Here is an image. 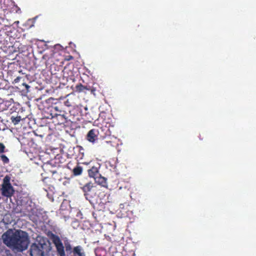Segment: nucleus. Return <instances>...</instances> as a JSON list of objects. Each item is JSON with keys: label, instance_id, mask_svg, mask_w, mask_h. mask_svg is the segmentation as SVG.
<instances>
[{"label": "nucleus", "instance_id": "obj_1", "mask_svg": "<svg viewBox=\"0 0 256 256\" xmlns=\"http://www.w3.org/2000/svg\"><path fill=\"white\" fill-rule=\"evenodd\" d=\"M4 244L13 250L22 252L26 250L30 244L28 233L22 230L14 231L8 229L2 236Z\"/></svg>", "mask_w": 256, "mask_h": 256}, {"label": "nucleus", "instance_id": "obj_2", "mask_svg": "<svg viewBox=\"0 0 256 256\" xmlns=\"http://www.w3.org/2000/svg\"><path fill=\"white\" fill-rule=\"evenodd\" d=\"M52 250L51 244L46 238H42L30 246V256H44L48 255Z\"/></svg>", "mask_w": 256, "mask_h": 256}, {"label": "nucleus", "instance_id": "obj_3", "mask_svg": "<svg viewBox=\"0 0 256 256\" xmlns=\"http://www.w3.org/2000/svg\"><path fill=\"white\" fill-rule=\"evenodd\" d=\"M51 239L56 248V252L59 256H66L64 248L66 252H72V247L69 242H64V246L60 237L53 234H52Z\"/></svg>", "mask_w": 256, "mask_h": 256}, {"label": "nucleus", "instance_id": "obj_4", "mask_svg": "<svg viewBox=\"0 0 256 256\" xmlns=\"http://www.w3.org/2000/svg\"><path fill=\"white\" fill-rule=\"evenodd\" d=\"M10 176L6 175L3 179L2 188V194L6 198H11L14 193V190L10 184Z\"/></svg>", "mask_w": 256, "mask_h": 256}, {"label": "nucleus", "instance_id": "obj_5", "mask_svg": "<svg viewBox=\"0 0 256 256\" xmlns=\"http://www.w3.org/2000/svg\"><path fill=\"white\" fill-rule=\"evenodd\" d=\"M96 188L94 184L92 182H86L80 187L86 198L88 200H90L96 195Z\"/></svg>", "mask_w": 256, "mask_h": 256}, {"label": "nucleus", "instance_id": "obj_6", "mask_svg": "<svg viewBox=\"0 0 256 256\" xmlns=\"http://www.w3.org/2000/svg\"><path fill=\"white\" fill-rule=\"evenodd\" d=\"M58 54L54 49H50L48 52H46L42 56V59L45 60V64L46 66L54 64L58 60L56 58V55Z\"/></svg>", "mask_w": 256, "mask_h": 256}, {"label": "nucleus", "instance_id": "obj_7", "mask_svg": "<svg viewBox=\"0 0 256 256\" xmlns=\"http://www.w3.org/2000/svg\"><path fill=\"white\" fill-rule=\"evenodd\" d=\"M98 130L93 128L90 130L86 135V140L91 142H94L98 139Z\"/></svg>", "mask_w": 256, "mask_h": 256}, {"label": "nucleus", "instance_id": "obj_8", "mask_svg": "<svg viewBox=\"0 0 256 256\" xmlns=\"http://www.w3.org/2000/svg\"><path fill=\"white\" fill-rule=\"evenodd\" d=\"M85 90H90L92 94H94L95 90L91 88L90 86H84L82 84H79L76 86L75 90L78 92H84Z\"/></svg>", "mask_w": 256, "mask_h": 256}, {"label": "nucleus", "instance_id": "obj_9", "mask_svg": "<svg viewBox=\"0 0 256 256\" xmlns=\"http://www.w3.org/2000/svg\"><path fill=\"white\" fill-rule=\"evenodd\" d=\"M73 256H86L84 249L80 246L74 248L72 250Z\"/></svg>", "mask_w": 256, "mask_h": 256}, {"label": "nucleus", "instance_id": "obj_10", "mask_svg": "<svg viewBox=\"0 0 256 256\" xmlns=\"http://www.w3.org/2000/svg\"><path fill=\"white\" fill-rule=\"evenodd\" d=\"M106 180V178L105 177L102 176L100 174L96 178H94L96 182L103 187H107Z\"/></svg>", "mask_w": 256, "mask_h": 256}, {"label": "nucleus", "instance_id": "obj_11", "mask_svg": "<svg viewBox=\"0 0 256 256\" xmlns=\"http://www.w3.org/2000/svg\"><path fill=\"white\" fill-rule=\"evenodd\" d=\"M99 170L96 167L92 166L91 168L88 170V176L90 178H92L94 179V178H96L100 174Z\"/></svg>", "mask_w": 256, "mask_h": 256}, {"label": "nucleus", "instance_id": "obj_12", "mask_svg": "<svg viewBox=\"0 0 256 256\" xmlns=\"http://www.w3.org/2000/svg\"><path fill=\"white\" fill-rule=\"evenodd\" d=\"M83 170V168L82 166H80L79 164H77L73 168L72 172L73 175L74 176H78L82 174Z\"/></svg>", "mask_w": 256, "mask_h": 256}, {"label": "nucleus", "instance_id": "obj_13", "mask_svg": "<svg viewBox=\"0 0 256 256\" xmlns=\"http://www.w3.org/2000/svg\"><path fill=\"white\" fill-rule=\"evenodd\" d=\"M67 97L68 98L66 100H64V105L68 107L74 106L75 104V102L74 101V100L70 98V95H68Z\"/></svg>", "mask_w": 256, "mask_h": 256}, {"label": "nucleus", "instance_id": "obj_14", "mask_svg": "<svg viewBox=\"0 0 256 256\" xmlns=\"http://www.w3.org/2000/svg\"><path fill=\"white\" fill-rule=\"evenodd\" d=\"M30 86L26 84L25 82H22V84H20L18 86H17V88L20 91L24 92H28L29 90Z\"/></svg>", "mask_w": 256, "mask_h": 256}, {"label": "nucleus", "instance_id": "obj_15", "mask_svg": "<svg viewBox=\"0 0 256 256\" xmlns=\"http://www.w3.org/2000/svg\"><path fill=\"white\" fill-rule=\"evenodd\" d=\"M23 118L20 116L17 115L16 116H12L10 117V120L12 123L14 125H16L18 124V122L22 120Z\"/></svg>", "mask_w": 256, "mask_h": 256}, {"label": "nucleus", "instance_id": "obj_16", "mask_svg": "<svg viewBox=\"0 0 256 256\" xmlns=\"http://www.w3.org/2000/svg\"><path fill=\"white\" fill-rule=\"evenodd\" d=\"M0 158L4 164H8L10 162L9 158L4 154H1L0 156Z\"/></svg>", "mask_w": 256, "mask_h": 256}, {"label": "nucleus", "instance_id": "obj_17", "mask_svg": "<svg viewBox=\"0 0 256 256\" xmlns=\"http://www.w3.org/2000/svg\"><path fill=\"white\" fill-rule=\"evenodd\" d=\"M6 152V146L4 144L0 142V154H2Z\"/></svg>", "mask_w": 256, "mask_h": 256}, {"label": "nucleus", "instance_id": "obj_18", "mask_svg": "<svg viewBox=\"0 0 256 256\" xmlns=\"http://www.w3.org/2000/svg\"><path fill=\"white\" fill-rule=\"evenodd\" d=\"M22 78V77H20V76H18L16 78L13 82H12V84H17L18 82Z\"/></svg>", "mask_w": 256, "mask_h": 256}, {"label": "nucleus", "instance_id": "obj_19", "mask_svg": "<svg viewBox=\"0 0 256 256\" xmlns=\"http://www.w3.org/2000/svg\"><path fill=\"white\" fill-rule=\"evenodd\" d=\"M54 109L56 110V111H58V112H61V110H58V106H54Z\"/></svg>", "mask_w": 256, "mask_h": 256}, {"label": "nucleus", "instance_id": "obj_20", "mask_svg": "<svg viewBox=\"0 0 256 256\" xmlns=\"http://www.w3.org/2000/svg\"><path fill=\"white\" fill-rule=\"evenodd\" d=\"M105 134L106 135H109L110 134L109 130H107L106 132L105 133Z\"/></svg>", "mask_w": 256, "mask_h": 256}, {"label": "nucleus", "instance_id": "obj_21", "mask_svg": "<svg viewBox=\"0 0 256 256\" xmlns=\"http://www.w3.org/2000/svg\"><path fill=\"white\" fill-rule=\"evenodd\" d=\"M78 148H80V149H81L82 148V146H78Z\"/></svg>", "mask_w": 256, "mask_h": 256}, {"label": "nucleus", "instance_id": "obj_22", "mask_svg": "<svg viewBox=\"0 0 256 256\" xmlns=\"http://www.w3.org/2000/svg\"><path fill=\"white\" fill-rule=\"evenodd\" d=\"M54 173H56V172H52V174H54Z\"/></svg>", "mask_w": 256, "mask_h": 256}, {"label": "nucleus", "instance_id": "obj_23", "mask_svg": "<svg viewBox=\"0 0 256 256\" xmlns=\"http://www.w3.org/2000/svg\"><path fill=\"white\" fill-rule=\"evenodd\" d=\"M2 130V129H1V128H0V130Z\"/></svg>", "mask_w": 256, "mask_h": 256}]
</instances>
